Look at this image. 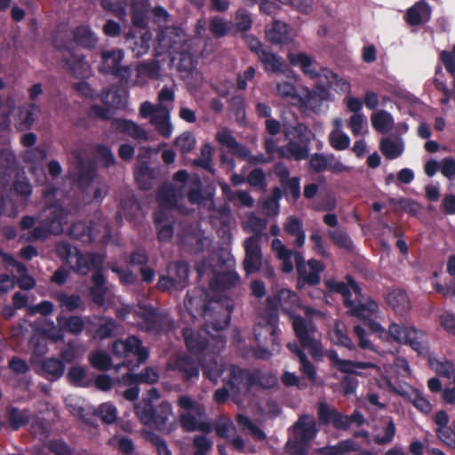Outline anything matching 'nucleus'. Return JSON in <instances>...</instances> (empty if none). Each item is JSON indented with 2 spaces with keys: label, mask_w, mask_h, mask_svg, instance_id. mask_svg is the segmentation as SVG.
I'll list each match as a JSON object with an SVG mask.
<instances>
[{
  "label": "nucleus",
  "mask_w": 455,
  "mask_h": 455,
  "mask_svg": "<svg viewBox=\"0 0 455 455\" xmlns=\"http://www.w3.org/2000/svg\"><path fill=\"white\" fill-rule=\"evenodd\" d=\"M32 192L31 185L26 178H20L13 184L11 198H3L0 201V213L15 217Z\"/></svg>",
  "instance_id": "nucleus-14"
},
{
  "label": "nucleus",
  "mask_w": 455,
  "mask_h": 455,
  "mask_svg": "<svg viewBox=\"0 0 455 455\" xmlns=\"http://www.w3.org/2000/svg\"><path fill=\"white\" fill-rule=\"evenodd\" d=\"M31 419V413L28 411H20L17 408L8 410V420L13 430H18L25 426Z\"/></svg>",
  "instance_id": "nucleus-50"
},
{
  "label": "nucleus",
  "mask_w": 455,
  "mask_h": 455,
  "mask_svg": "<svg viewBox=\"0 0 455 455\" xmlns=\"http://www.w3.org/2000/svg\"><path fill=\"white\" fill-rule=\"evenodd\" d=\"M57 194L56 189L44 191V197L46 204L37 218L38 226L34 227L35 219L25 216L20 221V228L24 231L20 239L27 242L40 241L46 239L49 235H59L63 231L67 224L68 214L58 204H51V199Z\"/></svg>",
  "instance_id": "nucleus-3"
},
{
  "label": "nucleus",
  "mask_w": 455,
  "mask_h": 455,
  "mask_svg": "<svg viewBox=\"0 0 455 455\" xmlns=\"http://www.w3.org/2000/svg\"><path fill=\"white\" fill-rule=\"evenodd\" d=\"M259 243L260 238L259 235H252L243 242L245 251L243 267L248 275L258 272L263 265V256Z\"/></svg>",
  "instance_id": "nucleus-18"
},
{
  "label": "nucleus",
  "mask_w": 455,
  "mask_h": 455,
  "mask_svg": "<svg viewBox=\"0 0 455 455\" xmlns=\"http://www.w3.org/2000/svg\"><path fill=\"white\" fill-rule=\"evenodd\" d=\"M387 300L397 315H403L411 308L410 299L403 290L397 289L390 291Z\"/></svg>",
  "instance_id": "nucleus-38"
},
{
  "label": "nucleus",
  "mask_w": 455,
  "mask_h": 455,
  "mask_svg": "<svg viewBox=\"0 0 455 455\" xmlns=\"http://www.w3.org/2000/svg\"><path fill=\"white\" fill-rule=\"evenodd\" d=\"M355 451H357V446L352 440H345L337 445L321 449L322 453L324 455H346Z\"/></svg>",
  "instance_id": "nucleus-53"
},
{
  "label": "nucleus",
  "mask_w": 455,
  "mask_h": 455,
  "mask_svg": "<svg viewBox=\"0 0 455 455\" xmlns=\"http://www.w3.org/2000/svg\"><path fill=\"white\" fill-rule=\"evenodd\" d=\"M328 357L334 366L342 372L359 374L361 370L365 369H372L376 372L380 371L379 367L371 363L342 360L339 357L337 352L333 350L328 352Z\"/></svg>",
  "instance_id": "nucleus-21"
},
{
  "label": "nucleus",
  "mask_w": 455,
  "mask_h": 455,
  "mask_svg": "<svg viewBox=\"0 0 455 455\" xmlns=\"http://www.w3.org/2000/svg\"><path fill=\"white\" fill-rule=\"evenodd\" d=\"M347 125L355 136L367 132V120L363 114H353Z\"/></svg>",
  "instance_id": "nucleus-58"
},
{
  "label": "nucleus",
  "mask_w": 455,
  "mask_h": 455,
  "mask_svg": "<svg viewBox=\"0 0 455 455\" xmlns=\"http://www.w3.org/2000/svg\"><path fill=\"white\" fill-rule=\"evenodd\" d=\"M371 120L372 127L381 133H387L395 125L392 115L386 110H379L373 113Z\"/></svg>",
  "instance_id": "nucleus-41"
},
{
  "label": "nucleus",
  "mask_w": 455,
  "mask_h": 455,
  "mask_svg": "<svg viewBox=\"0 0 455 455\" xmlns=\"http://www.w3.org/2000/svg\"><path fill=\"white\" fill-rule=\"evenodd\" d=\"M159 205V209L155 213V224L157 229V236L160 242L169 241L173 235L172 219L170 217L168 211Z\"/></svg>",
  "instance_id": "nucleus-25"
},
{
  "label": "nucleus",
  "mask_w": 455,
  "mask_h": 455,
  "mask_svg": "<svg viewBox=\"0 0 455 455\" xmlns=\"http://www.w3.org/2000/svg\"><path fill=\"white\" fill-rule=\"evenodd\" d=\"M108 231L102 236H99L94 228H90L84 222L75 223L69 231V234L75 239L80 240L82 243H87L93 240H104Z\"/></svg>",
  "instance_id": "nucleus-36"
},
{
  "label": "nucleus",
  "mask_w": 455,
  "mask_h": 455,
  "mask_svg": "<svg viewBox=\"0 0 455 455\" xmlns=\"http://www.w3.org/2000/svg\"><path fill=\"white\" fill-rule=\"evenodd\" d=\"M216 432L218 435L231 439L236 433L235 427L233 421L228 418H220L216 423Z\"/></svg>",
  "instance_id": "nucleus-59"
},
{
  "label": "nucleus",
  "mask_w": 455,
  "mask_h": 455,
  "mask_svg": "<svg viewBox=\"0 0 455 455\" xmlns=\"http://www.w3.org/2000/svg\"><path fill=\"white\" fill-rule=\"evenodd\" d=\"M429 367L438 375L447 378L449 380L455 376V365L448 360H440L430 355L428 356Z\"/></svg>",
  "instance_id": "nucleus-44"
},
{
  "label": "nucleus",
  "mask_w": 455,
  "mask_h": 455,
  "mask_svg": "<svg viewBox=\"0 0 455 455\" xmlns=\"http://www.w3.org/2000/svg\"><path fill=\"white\" fill-rule=\"evenodd\" d=\"M273 251L282 261V270L284 273H291L293 270L292 257L295 259L299 282L315 285L320 282V274L323 271L324 266L318 260L311 259L304 260L301 253L288 249L278 238H275L271 244Z\"/></svg>",
  "instance_id": "nucleus-7"
},
{
  "label": "nucleus",
  "mask_w": 455,
  "mask_h": 455,
  "mask_svg": "<svg viewBox=\"0 0 455 455\" xmlns=\"http://www.w3.org/2000/svg\"><path fill=\"white\" fill-rule=\"evenodd\" d=\"M288 59L292 66L300 68L302 73L314 80L320 87H330L339 92L349 93L350 84L328 68L320 67L304 52H290Z\"/></svg>",
  "instance_id": "nucleus-8"
},
{
  "label": "nucleus",
  "mask_w": 455,
  "mask_h": 455,
  "mask_svg": "<svg viewBox=\"0 0 455 455\" xmlns=\"http://www.w3.org/2000/svg\"><path fill=\"white\" fill-rule=\"evenodd\" d=\"M139 317L138 324L147 331H158L160 316L152 307L141 306L135 312Z\"/></svg>",
  "instance_id": "nucleus-31"
},
{
  "label": "nucleus",
  "mask_w": 455,
  "mask_h": 455,
  "mask_svg": "<svg viewBox=\"0 0 455 455\" xmlns=\"http://www.w3.org/2000/svg\"><path fill=\"white\" fill-rule=\"evenodd\" d=\"M395 373L402 376H407L410 374L409 364L404 358H396L394 366H384V372H381L382 379H378V382H379V386L386 387L387 388L394 392L399 391L400 389H396L391 381V379L394 377Z\"/></svg>",
  "instance_id": "nucleus-22"
},
{
  "label": "nucleus",
  "mask_w": 455,
  "mask_h": 455,
  "mask_svg": "<svg viewBox=\"0 0 455 455\" xmlns=\"http://www.w3.org/2000/svg\"><path fill=\"white\" fill-rule=\"evenodd\" d=\"M140 115L142 118H149L160 136L169 138L173 133L174 127L168 108H156L151 102L145 101L140 105Z\"/></svg>",
  "instance_id": "nucleus-13"
},
{
  "label": "nucleus",
  "mask_w": 455,
  "mask_h": 455,
  "mask_svg": "<svg viewBox=\"0 0 455 455\" xmlns=\"http://www.w3.org/2000/svg\"><path fill=\"white\" fill-rule=\"evenodd\" d=\"M68 377L70 382L79 387H86L88 380L86 378V369L81 366L72 367L68 372Z\"/></svg>",
  "instance_id": "nucleus-64"
},
{
  "label": "nucleus",
  "mask_w": 455,
  "mask_h": 455,
  "mask_svg": "<svg viewBox=\"0 0 455 455\" xmlns=\"http://www.w3.org/2000/svg\"><path fill=\"white\" fill-rule=\"evenodd\" d=\"M395 393L405 397L411 402L419 411L423 413H428L431 411L432 405L428 400L417 389L412 387L402 388Z\"/></svg>",
  "instance_id": "nucleus-34"
},
{
  "label": "nucleus",
  "mask_w": 455,
  "mask_h": 455,
  "mask_svg": "<svg viewBox=\"0 0 455 455\" xmlns=\"http://www.w3.org/2000/svg\"><path fill=\"white\" fill-rule=\"evenodd\" d=\"M267 39L273 44H287L292 39V35L285 23L275 20L270 28L266 30Z\"/></svg>",
  "instance_id": "nucleus-35"
},
{
  "label": "nucleus",
  "mask_w": 455,
  "mask_h": 455,
  "mask_svg": "<svg viewBox=\"0 0 455 455\" xmlns=\"http://www.w3.org/2000/svg\"><path fill=\"white\" fill-rule=\"evenodd\" d=\"M275 89L277 96L288 100L293 105H297V103L301 100V90L299 91L297 87L289 81L276 83Z\"/></svg>",
  "instance_id": "nucleus-43"
},
{
  "label": "nucleus",
  "mask_w": 455,
  "mask_h": 455,
  "mask_svg": "<svg viewBox=\"0 0 455 455\" xmlns=\"http://www.w3.org/2000/svg\"><path fill=\"white\" fill-rule=\"evenodd\" d=\"M324 283L331 292L340 293L350 315L357 317L369 326L379 338L390 337L398 343L408 344L419 355L427 353L428 347L425 333L413 326H403L394 323L390 324L388 334H387L385 329L371 319L372 316H377L379 313L378 305L361 293L359 286L352 278L347 277L346 282H339L330 278L325 280Z\"/></svg>",
  "instance_id": "nucleus-2"
},
{
  "label": "nucleus",
  "mask_w": 455,
  "mask_h": 455,
  "mask_svg": "<svg viewBox=\"0 0 455 455\" xmlns=\"http://www.w3.org/2000/svg\"><path fill=\"white\" fill-rule=\"evenodd\" d=\"M22 157L28 164H31V171L36 173L40 171L44 174L43 163L46 158V153L39 148H28L23 152Z\"/></svg>",
  "instance_id": "nucleus-42"
},
{
  "label": "nucleus",
  "mask_w": 455,
  "mask_h": 455,
  "mask_svg": "<svg viewBox=\"0 0 455 455\" xmlns=\"http://www.w3.org/2000/svg\"><path fill=\"white\" fill-rule=\"evenodd\" d=\"M306 127L297 124L285 131V136L289 143L285 147L278 148V156L283 158L302 160L309 154L308 139L304 134Z\"/></svg>",
  "instance_id": "nucleus-12"
},
{
  "label": "nucleus",
  "mask_w": 455,
  "mask_h": 455,
  "mask_svg": "<svg viewBox=\"0 0 455 455\" xmlns=\"http://www.w3.org/2000/svg\"><path fill=\"white\" fill-rule=\"evenodd\" d=\"M330 239L339 247L350 249L352 242L347 233L341 228H334L328 231Z\"/></svg>",
  "instance_id": "nucleus-63"
},
{
  "label": "nucleus",
  "mask_w": 455,
  "mask_h": 455,
  "mask_svg": "<svg viewBox=\"0 0 455 455\" xmlns=\"http://www.w3.org/2000/svg\"><path fill=\"white\" fill-rule=\"evenodd\" d=\"M276 299L283 311L291 318L294 332L301 345L308 350L314 358L321 357L323 347L321 342L315 338V327L312 323H307L301 316L294 314L298 308L302 307L297 294L290 290L282 289L278 291Z\"/></svg>",
  "instance_id": "nucleus-6"
},
{
  "label": "nucleus",
  "mask_w": 455,
  "mask_h": 455,
  "mask_svg": "<svg viewBox=\"0 0 455 455\" xmlns=\"http://www.w3.org/2000/svg\"><path fill=\"white\" fill-rule=\"evenodd\" d=\"M300 101L297 103L298 106L304 113L309 111L318 113L322 110L323 99L314 91L307 88L301 89Z\"/></svg>",
  "instance_id": "nucleus-30"
},
{
  "label": "nucleus",
  "mask_w": 455,
  "mask_h": 455,
  "mask_svg": "<svg viewBox=\"0 0 455 455\" xmlns=\"http://www.w3.org/2000/svg\"><path fill=\"white\" fill-rule=\"evenodd\" d=\"M169 275L178 288H184L188 278V266L185 262H175L169 266Z\"/></svg>",
  "instance_id": "nucleus-45"
},
{
  "label": "nucleus",
  "mask_w": 455,
  "mask_h": 455,
  "mask_svg": "<svg viewBox=\"0 0 455 455\" xmlns=\"http://www.w3.org/2000/svg\"><path fill=\"white\" fill-rule=\"evenodd\" d=\"M182 243L189 247L193 248L195 252L204 250L211 244V240L208 237L204 236L200 232L188 233L181 238Z\"/></svg>",
  "instance_id": "nucleus-51"
},
{
  "label": "nucleus",
  "mask_w": 455,
  "mask_h": 455,
  "mask_svg": "<svg viewBox=\"0 0 455 455\" xmlns=\"http://www.w3.org/2000/svg\"><path fill=\"white\" fill-rule=\"evenodd\" d=\"M0 256L6 264V270L12 267V274L15 278V284L22 290H31L36 285L35 279L28 275L26 267L17 261L11 254L0 251Z\"/></svg>",
  "instance_id": "nucleus-20"
},
{
  "label": "nucleus",
  "mask_w": 455,
  "mask_h": 455,
  "mask_svg": "<svg viewBox=\"0 0 455 455\" xmlns=\"http://www.w3.org/2000/svg\"><path fill=\"white\" fill-rule=\"evenodd\" d=\"M135 412L141 423L146 426H152L154 416V408L152 403L147 399H142L135 404Z\"/></svg>",
  "instance_id": "nucleus-48"
},
{
  "label": "nucleus",
  "mask_w": 455,
  "mask_h": 455,
  "mask_svg": "<svg viewBox=\"0 0 455 455\" xmlns=\"http://www.w3.org/2000/svg\"><path fill=\"white\" fill-rule=\"evenodd\" d=\"M380 150L387 158L395 159L403 153L404 142L400 137H387L380 141Z\"/></svg>",
  "instance_id": "nucleus-37"
},
{
  "label": "nucleus",
  "mask_w": 455,
  "mask_h": 455,
  "mask_svg": "<svg viewBox=\"0 0 455 455\" xmlns=\"http://www.w3.org/2000/svg\"><path fill=\"white\" fill-rule=\"evenodd\" d=\"M331 342L347 347L350 350L355 348L352 340L342 331L339 323H336L334 329L329 333Z\"/></svg>",
  "instance_id": "nucleus-62"
},
{
  "label": "nucleus",
  "mask_w": 455,
  "mask_h": 455,
  "mask_svg": "<svg viewBox=\"0 0 455 455\" xmlns=\"http://www.w3.org/2000/svg\"><path fill=\"white\" fill-rule=\"evenodd\" d=\"M42 370L49 379H56L63 374L64 365L60 360L48 358L43 363Z\"/></svg>",
  "instance_id": "nucleus-52"
},
{
  "label": "nucleus",
  "mask_w": 455,
  "mask_h": 455,
  "mask_svg": "<svg viewBox=\"0 0 455 455\" xmlns=\"http://www.w3.org/2000/svg\"><path fill=\"white\" fill-rule=\"evenodd\" d=\"M178 405L184 411L180 416L181 427L188 432L201 429L198 418H202L205 413L204 406L188 395H181L178 399Z\"/></svg>",
  "instance_id": "nucleus-15"
},
{
  "label": "nucleus",
  "mask_w": 455,
  "mask_h": 455,
  "mask_svg": "<svg viewBox=\"0 0 455 455\" xmlns=\"http://www.w3.org/2000/svg\"><path fill=\"white\" fill-rule=\"evenodd\" d=\"M113 353L120 357L135 355L140 363L148 357V349L141 346V341L136 336L116 341L113 344Z\"/></svg>",
  "instance_id": "nucleus-19"
},
{
  "label": "nucleus",
  "mask_w": 455,
  "mask_h": 455,
  "mask_svg": "<svg viewBox=\"0 0 455 455\" xmlns=\"http://www.w3.org/2000/svg\"><path fill=\"white\" fill-rule=\"evenodd\" d=\"M58 323L60 326H62L72 334L80 333L84 328V322L79 316H71L67 319L60 316L58 317Z\"/></svg>",
  "instance_id": "nucleus-60"
},
{
  "label": "nucleus",
  "mask_w": 455,
  "mask_h": 455,
  "mask_svg": "<svg viewBox=\"0 0 455 455\" xmlns=\"http://www.w3.org/2000/svg\"><path fill=\"white\" fill-rule=\"evenodd\" d=\"M259 59L263 63L266 72L285 73L286 67L283 60L272 52L268 50H261L259 52Z\"/></svg>",
  "instance_id": "nucleus-33"
},
{
  "label": "nucleus",
  "mask_w": 455,
  "mask_h": 455,
  "mask_svg": "<svg viewBox=\"0 0 455 455\" xmlns=\"http://www.w3.org/2000/svg\"><path fill=\"white\" fill-rule=\"evenodd\" d=\"M171 370L179 371L188 381H193L199 377V370L188 356H178L168 365Z\"/></svg>",
  "instance_id": "nucleus-28"
},
{
  "label": "nucleus",
  "mask_w": 455,
  "mask_h": 455,
  "mask_svg": "<svg viewBox=\"0 0 455 455\" xmlns=\"http://www.w3.org/2000/svg\"><path fill=\"white\" fill-rule=\"evenodd\" d=\"M317 431L315 419L312 416L303 415L294 424L293 436L307 443L315 436Z\"/></svg>",
  "instance_id": "nucleus-24"
},
{
  "label": "nucleus",
  "mask_w": 455,
  "mask_h": 455,
  "mask_svg": "<svg viewBox=\"0 0 455 455\" xmlns=\"http://www.w3.org/2000/svg\"><path fill=\"white\" fill-rule=\"evenodd\" d=\"M212 220L213 225L217 226L220 223L223 228V235H227L229 238V229L232 222V217L230 214V210L228 206H222L218 211L213 212V215L212 216Z\"/></svg>",
  "instance_id": "nucleus-47"
},
{
  "label": "nucleus",
  "mask_w": 455,
  "mask_h": 455,
  "mask_svg": "<svg viewBox=\"0 0 455 455\" xmlns=\"http://www.w3.org/2000/svg\"><path fill=\"white\" fill-rule=\"evenodd\" d=\"M111 128L135 140H148L147 131L141 125L131 120L114 119L111 122Z\"/></svg>",
  "instance_id": "nucleus-27"
},
{
  "label": "nucleus",
  "mask_w": 455,
  "mask_h": 455,
  "mask_svg": "<svg viewBox=\"0 0 455 455\" xmlns=\"http://www.w3.org/2000/svg\"><path fill=\"white\" fill-rule=\"evenodd\" d=\"M154 413L151 427L161 431H167L168 433L176 428V422L174 420L170 425H167L170 418L173 415L172 406L170 403L162 402L156 410H154Z\"/></svg>",
  "instance_id": "nucleus-23"
},
{
  "label": "nucleus",
  "mask_w": 455,
  "mask_h": 455,
  "mask_svg": "<svg viewBox=\"0 0 455 455\" xmlns=\"http://www.w3.org/2000/svg\"><path fill=\"white\" fill-rule=\"evenodd\" d=\"M196 143V138L188 132H183L174 140V146L182 155L191 152L195 148Z\"/></svg>",
  "instance_id": "nucleus-57"
},
{
  "label": "nucleus",
  "mask_w": 455,
  "mask_h": 455,
  "mask_svg": "<svg viewBox=\"0 0 455 455\" xmlns=\"http://www.w3.org/2000/svg\"><path fill=\"white\" fill-rule=\"evenodd\" d=\"M236 419L242 429L252 435L255 439L263 440L265 438L263 431L257 425L251 422L248 417L238 414Z\"/></svg>",
  "instance_id": "nucleus-55"
},
{
  "label": "nucleus",
  "mask_w": 455,
  "mask_h": 455,
  "mask_svg": "<svg viewBox=\"0 0 455 455\" xmlns=\"http://www.w3.org/2000/svg\"><path fill=\"white\" fill-rule=\"evenodd\" d=\"M4 84L0 79V89ZM39 112V108L35 104H30L24 108H17L14 100L8 98L5 101H0V131H6L11 122V116H14L15 124L20 130L29 128Z\"/></svg>",
  "instance_id": "nucleus-10"
},
{
  "label": "nucleus",
  "mask_w": 455,
  "mask_h": 455,
  "mask_svg": "<svg viewBox=\"0 0 455 455\" xmlns=\"http://www.w3.org/2000/svg\"><path fill=\"white\" fill-rule=\"evenodd\" d=\"M396 428L393 420H388L383 432H379L374 435L373 440L377 444L384 445L390 443L395 435Z\"/></svg>",
  "instance_id": "nucleus-61"
},
{
  "label": "nucleus",
  "mask_w": 455,
  "mask_h": 455,
  "mask_svg": "<svg viewBox=\"0 0 455 455\" xmlns=\"http://www.w3.org/2000/svg\"><path fill=\"white\" fill-rule=\"evenodd\" d=\"M159 379L158 372L152 369L147 368L144 372L140 374L127 373L122 378V381L129 384H138L141 382L153 384Z\"/></svg>",
  "instance_id": "nucleus-46"
},
{
  "label": "nucleus",
  "mask_w": 455,
  "mask_h": 455,
  "mask_svg": "<svg viewBox=\"0 0 455 455\" xmlns=\"http://www.w3.org/2000/svg\"><path fill=\"white\" fill-rule=\"evenodd\" d=\"M67 68L77 77H85L91 74V66L84 57L78 53L71 54L66 60Z\"/></svg>",
  "instance_id": "nucleus-40"
},
{
  "label": "nucleus",
  "mask_w": 455,
  "mask_h": 455,
  "mask_svg": "<svg viewBox=\"0 0 455 455\" xmlns=\"http://www.w3.org/2000/svg\"><path fill=\"white\" fill-rule=\"evenodd\" d=\"M124 56V54L122 50L102 52L101 62L98 68L99 71L103 74H113L119 77L123 82L128 83L132 70L130 67L121 66Z\"/></svg>",
  "instance_id": "nucleus-16"
},
{
  "label": "nucleus",
  "mask_w": 455,
  "mask_h": 455,
  "mask_svg": "<svg viewBox=\"0 0 455 455\" xmlns=\"http://www.w3.org/2000/svg\"><path fill=\"white\" fill-rule=\"evenodd\" d=\"M217 267L218 265L207 261L197 266L200 277L214 274L210 283V290L213 295L212 299H208L210 295L203 288H196L188 293L184 302L188 313L192 318L203 316L206 328L196 333L186 328L183 330V336L191 352H207L203 363L204 374L207 379L216 383L222 377L230 392L234 395L243 394L249 390V373L235 365L224 366L215 355L225 346L222 331L228 326L233 309L232 303L222 292L235 286L239 283V276L232 270L217 272Z\"/></svg>",
  "instance_id": "nucleus-1"
},
{
  "label": "nucleus",
  "mask_w": 455,
  "mask_h": 455,
  "mask_svg": "<svg viewBox=\"0 0 455 455\" xmlns=\"http://www.w3.org/2000/svg\"><path fill=\"white\" fill-rule=\"evenodd\" d=\"M284 231L294 236L293 243L298 247H303L306 242V234L302 228V222L294 216H290L283 225Z\"/></svg>",
  "instance_id": "nucleus-39"
},
{
  "label": "nucleus",
  "mask_w": 455,
  "mask_h": 455,
  "mask_svg": "<svg viewBox=\"0 0 455 455\" xmlns=\"http://www.w3.org/2000/svg\"><path fill=\"white\" fill-rule=\"evenodd\" d=\"M100 101L106 106L102 108L96 104L91 108V112L93 116L101 119H109L112 116L111 108H119L124 106L126 95L124 92L120 94L116 89H108L104 91L100 96Z\"/></svg>",
  "instance_id": "nucleus-17"
},
{
  "label": "nucleus",
  "mask_w": 455,
  "mask_h": 455,
  "mask_svg": "<svg viewBox=\"0 0 455 455\" xmlns=\"http://www.w3.org/2000/svg\"><path fill=\"white\" fill-rule=\"evenodd\" d=\"M96 414L101 419V420L106 424L114 423L118 415V411L115 404L112 403H101L98 409L96 410Z\"/></svg>",
  "instance_id": "nucleus-56"
},
{
  "label": "nucleus",
  "mask_w": 455,
  "mask_h": 455,
  "mask_svg": "<svg viewBox=\"0 0 455 455\" xmlns=\"http://www.w3.org/2000/svg\"><path fill=\"white\" fill-rule=\"evenodd\" d=\"M333 130L329 135L331 146L336 150L347 149L350 145V139L347 133L343 132V120L337 117L332 121Z\"/></svg>",
  "instance_id": "nucleus-32"
},
{
  "label": "nucleus",
  "mask_w": 455,
  "mask_h": 455,
  "mask_svg": "<svg viewBox=\"0 0 455 455\" xmlns=\"http://www.w3.org/2000/svg\"><path fill=\"white\" fill-rule=\"evenodd\" d=\"M185 196L193 204H204L209 207L212 205L211 198L204 200L200 189V180L196 177L188 178L185 171L175 173L172 184L162 188L157 196L158 204L166 209L178 207L180 212H183L180 201Z\"/></svg>",
  "instance_id": "nucleus-5"
},
{
  "label": "nucleus",
  "mask_w": 455,
  "mask_h": 455,
  "mask_svg": "<svg viewBox=\"0 0 455 455\" xmlns=\"http://www.w3.org/2000/svg\"><path fill=\"white\" fill-rule=\"evenodd\" d=\"M431 12V7L426 0H420L407 11L405 19L410 25H419L430 20Z\"/></svg>",
  "instance_id": "nucleus-29"
},
{
  "label": "nucleus",
  "mask_w": 455,
  "mask_h": 455,
  "mask_svg": "<svg viewBox=\"0 0 455 455\" xmlns=\"http://www.w3.org/2000/svg\"><path fill=\"white\" fill-rule=\"evenodd\" d=\"M57 251L76 272L81 275H86L92 269L100 270L104 262L102 254H82L76 248L65 243L58 245Z\"/></svg>",
  "instance_id": "nucleus-11"
},
{
  "label": "nucleus",
  "mask_w": 455,
  "mask_h": 455,
  "mask_svg": "<svg viewBox=\"0 0 455 455\" xmlns=\"http://www.w3.org/2000/svg\"><path fill=\"white\" fill-rule=\"evenodd\" d=\"M216 140L221 146L227 148L233 154L243 159L251 160L248 149L236 142L228 129L221 128L216 133Z\"/></svg>",
  "instance_id": "nucleus-26"
},
{
  "label": "nucleus",
  "mask_w": 455,
  "mask_h": 455,
  "mask_svg": "<svg viewBox=\"0 0 455 455\" xmlns=\"http://www.w3.org/2000/svg\"><path fill=\"white\" fill-rule=\"evenodd\" d=\"M278 315L274 309L261 317L254 327V337L258 343L255 355L259 358H268L271 355L278 353L281 348L278 340Z\"/></svg>",
  "instance_id": "nucleus-9"
},
{
  "label": "nucleus",
  "mask_w": 455,
  "mask_h": 455,
  "mask_svg": "<svg viewBox=\"0 0 455 455\" xmlns=\"http://www.w3.org/2000/svg\"><path fill=\"white\" fill-rule=\"evenodd\" d=\"M160 45L169 52L172 62L177 63V68L182 78L191 87H196L203 82L202 74L196 69L192 55L186 52V35L181 28H166L158 36Z\"/></svg>",
  "instance_id": "nucleus-4"
},
{
  "label": "nucleus",
  "mask_w": 455,
  "mask_h": 455,
  "mask_svg": "<svg viewBox=\"0 0 455 455\" xmlns=\"http://www.w3.org/2000/svg\"><path fill=\"white\" fill-rule=\"evenodd\" d=\"M108 444L124 455H132L135 450L132 440L125 436H113L108 440Z\"/></svg>",
  "instance_id": "nucleus-54"
},
{
  "label": "nucleus",
  "mask_w": 455,
  "mask_h": 455,
  "mask_svg": "<svg viewBox=\"0 0 455 455\" xmlns=\"http://www.w3.org/2000/svg\"><path fill=\"white\" fill-rule=\"evenodd\" d=\"M74 40L84 47H93L97 42L95 35L88 27L81 26L73 31Z\"/></svg>",
  "instance_id": "nucleus-49"
}]
</instances>
